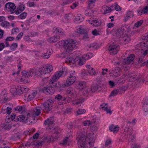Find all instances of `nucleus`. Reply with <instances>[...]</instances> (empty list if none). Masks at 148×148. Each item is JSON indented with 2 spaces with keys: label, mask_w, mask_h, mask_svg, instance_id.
Instances as JSON below:
<instances>
[{
  "label": "nucleus",
  "mask_w": 148,
  "mask_h": 148,
  "mask_svg": "<svg viewBox=\"0 0 148 148\" xmlns=\"http://www.w3.org/2000/svg\"><path fill=\"white\" fill-rule=\"evenodd\" d=\"M85 131H84L83 133H81L79 134L77 137V143L79 147L85 145L86 142L90 141L88 143L89 145L92 148L93 147L94 143V139L93 134L92 133H89L85 136Z\"/></svg>",
  "instance_id": "f257e3e1"
},
{
  "label": "nucleus",
  "mask_w": 148,
  "mask_h": 148,
  "mask_svg": "<svg viewBox=\"0 0 148 148\" xmlns=\"http://www.w3.org/2000/svg\"><path fill=\"white\" fill-rule=\"evenodd\" d=\"M63 42L64 51L66 53L72 52L76 45L75 41L72 39L64 40Z\"/></svg>",
  "instance_id": "f03ea898"
},
{
  "label": "nucleus",
  "mask_w": 148,
  "mask_h": 148,
  "mask_svg": "<svg viewBox=\"0 0 148 148\" xmlns=\"http://www.w3.org/2000/svg\"><path fill=\"white\" fill-rule=\"evenodd\" d=\"M22 74L23 76L28 77L32 76L33 75L37 77H40L43 74L42 69H31L28 71H23L22 72Z\"/></svg>",
  "instance_id": "7ed1b4c3"
},
{
  "label": "nucleus",
  "mask_w": 148,
  "mask_h": 148,
  "mask_svg": "<svg viewBox=\"0 0 148 148\" xmlns=\"http://www.w3.org/2000/svg\"><path fill=\"white\" fill-rule=\"evenodd\" d=\"M76 74L75 71H72L68 77L66 81V83L62 85L64 87L68 86L73 84L76 80Z\"/></svg>",
  "instance_id": "20e7f679"
},
{
  "label": "nucleus",
  "mask_w": 148,
  "mask_h": 148,
  "mask_svg": "<svg viewBox=\"0 0 148 148\" xmlns=\"http://www.w3.org/2000/svg\"><path fill=\"white\" fill-rule=\"evenodd\" d=\"M64 71H60L56 72L52 77L49 81V84L51 85L54 84L58 79L61 77L62 75L63 74Z\"/></svg>",
  "instance_id": "39448f33"
},
{
  "label": "nucleus",
  "mask_w": 148,
  "mask_h": 148,
  "mask_svg": "<svg viewBox=\"0 0 148 148\" xmlns=\"http://www.w3.org/2000/svg\"><path fill=\"white\" fill-rule=\"evenodd\" d=\"M64 71H60L56 72L52 77L49 81V84L51 85L54 84L58 79L61 77L62 75L63 74Z\"/></svg>",
  "instance_id": "423d86ee"
},
{
  "label": "nucleus",
  "mask_w": 148,
  "mask_h": 148,
  "mask_svg": "<svg viewBox=\"0 0 148 148\" xmlns=\"http://www.w3.org/2000/svg\"><path fill=\"white\" fill-rule=\"evenodd\" d=\"M119 49V45L115 44L111 45L108 48V50L110 53L112 55L116 54Z\"/></svg>",
  "instance_id": "0eeeda50"
},
{
  "label": "nucleus",
  "mask_w": 148,
  "mask_h": 148,
  "mask_svg": "<svg viewBox=\"0 0 148 148\" xmlns=\"http://www.w3.org/2000/svg\"><path fill=\"white\" fill-rule=\"evenodd\" d=\"M12 105L10 103H6L3 106L2 108L1 112L3 114H10L11 112Z\"/></svg>",
  "instance_id": "6e6552de"
},
{
  "label": "nucleus",
  "mask_w": 148,
  "mask_h": 148,
  "mask_svg": "<svg viewBox=\"0 0 148 148\" xmlns=\"http://www.w3.org/2000/svg\"><path fill=\"white\" fill-rule=\"evenodd\" d=\"M37 92L35 90H33L30 92H28L25 94L24 97V99L26 101H30L34 98Z\"/></svg>",
  "instance_id": "1a4fd4ad"
},
{
  "label": "nucleus",
  "mask_w": 148,
  "mask_h": 148,
  "mask_svg": "<svg viewBox=\"0 0 148 148\" xmlns=\"http://www.w3.org/2000/svg\"><path fill=\"white\" fill-rule=\"evenodd\" d=\"M80 57L77 56L74 59L72 58L69 57L66 58V61L69 62L70 64H77L80 66L82 65V63H81Z\"/></svg>",
  "instance_id": "9d476101"
},
{
  "label": "nucleus",
  "mask_w": 148,
  "mask_h": 148,
  "mask_svg": "<svg viewBox=\"0 0 148 148\" xmlns=\"http://www.w3.org/2000/svg\"><path fill=\"white\" fill-rule=\"evenodd\" d=\"M109 71L110 75L115 77L119 76L121 74V69L118 67H116L113 70H110Z\"/></svg>",
  "instance_id": "9b49d317"
},
{
  "label": "nucleus",
  "mask_w": 148,
  "mask_h": 148,
  "mask_svg": "<svg viewBox=\"0 0 148 148\" xmlns=\"http://www.w3.org/2000/svg\"><path fill=\"white\" fill-rule=\"evenodd\" d=\"M42 69L43 71V74L45 75L51 72L53 70V67L51 65L47 64L43 65Z\"/></svg>",
  "instance_id": "f8f14e48"
},
{
  "label": "nucleus",
  "mask_w": 148,
  "mask_h": 148,
  "mask_svg": "<svg viewBox=\"0 0 148 148\" xmlns=\"http://www.w3.org/2000/svg\"><path fill=\"white\" fill-rule=\"evenodd\" d=\"M88 21L91 25L96 27L99 26L101 25L102 23L100 20L93 18H91L90 20H89Z\"/></svg>",
  "instance_id": "ddd939ff"
},
{
  "label": "nucleus",
  "mask_w": 148,
  "mask_h": 148,
  "mask_svg": "<svg viewBox=\"0 0 148 148\" xmlns=\"http://www.w3.org/2000/svg\"><path fill=\"white\" fill-rule=\"evenodd\" d=\"M5 6L6 9L8 11L11 12L14 11L15 12V10L16 9V7L14 3H7L5 4Z\"/></svg>",
  "instance_id": "4468645a"
},
{
  "label": "nucleus",
  "mask_w": 148,
  "mask_h": 148,
  "mask_svg": "<svg viewBox=\"0 0 148 148\" xmlns=\"http://www.w3.org/2000/svg\"><path fill=\"white\" fill-rule=\"evenodd\" d=\"M16 10L15 13L16 15H18L22 12L25 9V5L23 3H19L16 7Z\"/></svg>",
  "instance_id": "2eb2a0df"
},
{
  "label": "nucleus",
  "mask_w": 148,
  "mask_h": 148,
  "mask_svg": "<svg viewBox=\"0 0 148 148\" xmlns=\"http://www.w3.org/2000/svg\"><path fill=\"white\" fill-rule=\"evenodd\" d=\"M43 92L46 95L52 94L55 92L54 88L52 87H45L42 89Z\"/></svg>",
  "instance_id": "dca6fc26"
},
{
  "label": "nucleus",
  "mask_w": 148,
  "mask_h": 148,
  "mask_svg": "<svg viewBox=\"0 0 148 148\" xmlns=\"http://www.w3.org/2000/svg\"><path fill=\"white\" fill-rule=\"evenodd\" d=\"M114 8L112 5L109 7L104 5L102 7L101 11V12L104 13H108L113 10Z\"/></svg>",
  "instance_id": "f3484780"
},
{
  "label": "nucleus",
  "mask_w": 148,
  "mask_h": 148,
  "mask_svg": "<svg viewBox=\"0 0 148 148\" xmlns=\"http://www.w3.org/2000/svg\"><path fill=\"white\" fill-rule=\"evenodd\" d=\"M28 88L24 85L19 86L16 88V91L20 94L28 90Z\"/></svg>",
  "instance_id": "a211bd4d"
},
{
  "label": "nucleus",
  "mask_w": 148,
  "mask_h": 148,
  "mask_svg": "<svg viewBox=\"0 0 148 148\" xmlns=\"http://www.w3.org/2000/svg\"><path fill=\"white\" fill-rule=\"evenodd\" d=\"M122 88H123L121 89L113 90L111 93L110 96H115L117 94H121L124 92L123 89H124V91H125L127 88V87L125 86H123Z\"/></svg>",
  "instance_id": "6ab92c4d"
},
{
  "label": "nucleus",
  "mask_w": 148,
  "mask_h": 148,
  "mask_svg": "<svg viewBox=\"0 0 148 148\" xmlns=\"http://www.w3.org/2000/svg\"><path fill=\"white\" fill-rule=\"evenodd\" d=\"M100 87V86L99 84H96L95 85H92L90 88H88L86 90L87 92H94L97 91Z\"/></svg>",
  "instance_id": "aec40b11"
},
{
  "label": "nucleus",
  "mask_w": 148,
  "mask_h": 148,
  "mask_svg": "<svg viewBox=\"0 0 148 148\" xmlns=\"http://www.w3.org/2000/svg\"><path fill=\"white\" fill-rule=\"evenodd\" d=\"M52 104L49 101L45 102L43 104L44 110L47 112L50 111L52 107Z\"/></svg>",
  "instance_id": "412c9836"
},
{
  "label": "nucleus",
  "mask_w": 148,
  "mask_h": 148,
  "mask_svg": "<svg viewBox=\"0 0 148 148\" xmlns=\"http://www.w3.org/2000/svg\"><path fill=\"white\" fill-rule=\"evenodd\" d=\"M140 76L139 73H136L130 75L128 77L129 78V80L130 81H134L138 79L140 77Z\"/></svg>",
  "instance_id": "4be33fe9"
},
{
  "label": "nucleus",
  "mask_w": 148,
  "mask_h": 148,
  "mask_svg": "<svg viewBox=\"0 0 148 148\" xmlns=\"http://www.w3.org/2000/svg\"><path fill=\"white\" fill-rule=\"evenodd\" d=\"M125 29L123 27L117 29L115 31L116 36L118 37H120L122 36L124 33Z\"/></svg>",
  "instance_id": "5701e85b"
},
{
  "label": "nucleus",
  "mask_w": 148,
  "mask_h": 148,
  "mask_svg": "<svg viewBox=\"0 0 148 148\" xmlns=\"http://www.w3.org/2000/svg\"><path fill=\"white\" fill-rule=\"evenodd\" d=\"M92 57V54L91 53H88L87 54L84 55L82 58L80 57V59L81 60V63L82 62V65L84 63V61L86 60H88Z\"/></svg>",
  "instance_id": "b1692460"
},
{
  "label": "nucleus",
  "mask_w": 148,
  "mask_h": 148,
  "mask_svg": "<svg viewBox=\"0 0 148 148\" xmlns=\"http://www.w3.org/2000/svg\"><path fill=\"white\" fill-rule=\"evenodd\" d=\"M143 46L144 47L142 49V50L144 51L143 52H142V56H144L148 54V42H146V43L144 42Z\"/></svg>",
  "instance_id": "393cba45"
},
{
  "label": "nucleus",
  "mask_w": 148,
  "mask_h": 148,
  "mask_svg": "<svg viewBox=\"0 0 148 148\" xmlns=\"http://www.w3.org/2000/svg\"><path fill=\"white\" fill-rule=\"evenodd\" d=\"M125 61V60L123 61L121 64V67L124 71H126L130 69L131 64L127 63Z\"/></svg>",
  "instance_id": "a878e982"
},
{
  "label": "nucleus",
  "mask_w": 148,
  "mask_h": 148,
  "mask_svg": "<svg viewBox=\"0 0 148 148\" xmlns=\"http://www.w3.org/2000/svg\"><path fill=\"white\" fill-rule=\"evenodd\" d=\"M143 108L144 114L146 115L148 112V98L146 99L144 103L143 106Z\"/></svg>",
  "instance_id": "bb28decb"
},
{
  "label": "nucleus",
  "mask_w": 148,
  "mask_h": 148,
  "mask_svg": "<svg viewBox=\"0 0 148 148\" xmlns=\"http://www.w3.org/2000/svg\"><path fill=\"white\" fill-rule=\"evenodd\" d=\"M137 12L140 15L148 13V5L144 7L142 10H138Z\"/></svg>",
  "instance_id": "cd10ccee"
},
{
  "label": "nucleus",
  "mask_w": 148,
  "mask_h": 148,
  "mask_svg": "<svg viewBox=\"0 0 148 148\" xmlns=\"http://www.w3.org/2000/svg\"><path fill=\"white\" fill-rule=\"evenodd\" d=\"M109 128L110 131L115 133L119 130V127L118 125H111L109 126Z\"/></svg>",
  "instance_id": "c85d7f7f"
},
{
  "label": "nucleus",
  "mask_w": 148,
  "mask_h": 148,
  "mask_svg": "<svg viewBox=\"0 0 148 148\" xmlns=\"http://www.w3.org/2000/svg\"><path fill=\"white\" fill-rule=\"evenodd\" d=\"M60 39L59 36H54L50 37L48 39V41L50 42H55L58 41Z\"/></svg>",
  "instance_id": "c756f323"
},
{
  "label": "nucleus",
  "mask_w": 148,
  "mask_h": 148,
  "mask_svg": "<svg viewBox=\"0 0 148 148\" xmlns=\"http://www.w3.org/2000/svg\"><path fill=\"white\" fill-rule=\"evenodd\" d=\"M135 56L134 54H132L130 55L126 59H124L123 60H125L127 63L131 64V62L133 61Z\"/></svg>",
  "instance_id": "7c9ffc66"
},
{
  "label": "nucleus",
  "mask_w": 148,
  "mask_h": 148,
  "mask_svg": "<svg viewBox=\"0 0 148 148\" xmlns=\"http://www.w3.org/2000/svg\"><path fill=\"white\" fill-rule=\"evenodd\" d=\"M77 86L79 89L81 90L86 86V83L83 81H79L77 83Z\"/></svg>",
  "instance_id": "2f4dec72"
},
{
  "label": "nucleus",
  "mask_w": 148,
  "mask_h": 148,
  "mask_svg": "<svg viewBox=\"0 0 148 148\" xmlns=\"http://www.w3.org/2000/svg\"><path fill=\"white\" fill-rule=\"evenodd\" d=\"M84 99L83 98L77 99L72 101V104L73 105H78L82 103L84 101Z\"/></svg>",
  "instance_id": "473e14b6"
},
{
  "label": "nucleus",
  "mask_w": 148,
  "mask_h": 148,
  "mask_svg": "<svg viewBox=\"0 0 148 148\" xmlns=\"http://www.w3.org/2000/svg\"><path fill=\"white\" fill-rule=\"evenodd\" d=\"M54 119L53 117H50L46 120L44 123L45 125H52L54 122Z\"/></svg>",
  "instance_id": "72a5a7b5"
},
{
  "label": "nucleus",
  "mask_w": 148,
  "mask_h": 148,
  "mask_svg": "<svg viewBox=\"0 0 148 148\" xmlns=\"http://www.w3.org/2000/svg\"><path fill=\"white\" fill-rule=\"evenodd\" d=\"M51 51L50 49L48 50L47 52L41 54V56L44 59L49 58L51 54Z\"/></svg>",
  "instance_id": "f704fd0d"
},
{
  "label": "nucleus",
  "mask_w": 148,
  "mask_h": 148,
  "mask_svg": "<svg viewBox=\"0 0 148 148\" xmlns=\"http://www.w3.org/2000/svg\"><path fill=\"white\" fill-rule=\"evenodd\" d=\"M55 98L58 101H59L61 102H62L63 101H65V100H66L67 98H65L64 97H62L61 95L58 94L55 96Z\"/></svg>",
  "instance_id": "c9c22d12"
},
{
  "label": "nucleus",
  "mask_w": 148,
  "mask_h": 148,
  "mask_svg": "<svg viewBox=\"0 0 148 148\" xmlns=\"http://www.w3.org/2000/svg\"><path fill=\"white\" fill-rule=\"evenodd\" d=\"M96 0H89L88 2V7L90 9L92 8L95 5Z\"/></svg>",
  "instance_id": "e433bc0d"
},
{
  "label": "nucleus",
  "mask_w": 148,
  "mask_h": 148,
  "mask_svg": "<svg viewBox=\"0 0 148 148\" xmlns=\"http://www.w3.org/2000/svg\"><path fill=\"white\" fill-rule=\"evenodd\" d=\"M75 32L79 33L82 34L86 32V30L83 29L81 26H78L76 27Z\"/></svg>",
  "instance_id": "4c0bfd02"
},
{
  "label": "nucleus",
  "mask_w": 148,
  "mask_h": 148,
  "mask_svg": "<svg viewBox=\"0 0 148 148\" xmlns=\"http://www.w3.org/2000/svg\"><path fill=\"white\" fill-rule=\"evenodd\" d=\"M15 110L17 112H21L23 113L25 112V108L24 107L21 106H18L15 108Z\"/></svg>",
  "instance_id": "58836bf2"
},
{
  "label": "nucleus",
  "mask_w": 148,
  "mask_h": 148,
  "mask_svg": "<svg viewBox=\"0 0 148 148\" xmlns=\"http://www.w3.org/2000/svg\"><path fill=\"white\" fill-rule=\"evenodd\" d=\"M54 32L56 34L60 35L63 36L65 34V33L63 30H61L60 29L55 28Z\"/></svg>",
  "instance_id": "ea45409f"
},
{
  "label": "nucleus",
  "mask_w": 148,
  "mask_h": 148,
  "mask_svg": "<svg viewBox=\"0 0 148 148\" xmlns=\"http://www.w3.org/2000/svg\"><path fill=\"white\" fill-rule=\"evenodd\" d=\"M67 92V93L70 94V95L72 96L73 97H74L77 94L76 92L73 89L68 90Z\"/></svg>",
  "instance_id": "a19ab883"
},
{
  "label": "nucleus",
  "mask_w": 148,
  "mask_h": 148,
  "mask_svg": "<svg viewBox=\"0 0 148 148\" xmlns=\"http://www.w3.org/2000/svg\"><path fill=\"white\" fill-rule=\"evenodd\" d=\"M41 110L39 108H35L33 111V116H38L40 113Z\"/></svg>",
  "instance_id": "79ce46f5"
},
{
  "label": "nucleus",
  "mask_w": 148,
  "mask_h": 148,
  "mask_svg": "<svg viewBox=\"0 0 148 148\" xmlns=\"http://www.w3.org/2000/svg\"><path fill=\"white\" fill-rule=\"evenodd\" d=\"M1 127L4 129L7 130L11 127V125L8 123H3L1 125Z\"/></svg>",
  "instance_id": "37998d69"
},
{
  "label": "nucleus",
  "mask_w": 148,
  "mask_h": 148,
  "mask_svg": "<svg viewBox=\"0 0 148 148\" xmlns=\"http://www.w3.org/2000/svg\"><path fill=\"white\" fill-rule=\"evenodd\" d=\"M10 24L8 21H3L1 22L0 24V25L4 28H7L10 26Z\"/></svg>",
  "instance_id": "c03bdc74"
},
{
  "label": "nucleus",
  "mask_w": 148,
  "mask_h": 148,
  "mask_svg": "<svg viewBox=\"0 0 148 148\" xmlns=\"http://www.w3.org/2000/svg\"><path fill=\"white\" fill-rule=\"evenodd\" d=\"M122 40L124 41L125 43H126L129 42L130 40V37L128 36H122Z\"/></svg>",
  "instance_id": "a18cd8bd"
},
{
  "label": "nucleus",
  "mask_w": 148,
  "mask_h": 148,
  "mask_svg": "<svg viewBox=\"0 0 148 148\" xmlns=\"http://www.w3.org/2000/svg\"><path fill=\"white\" fill-rule=\"evenodd\" d=\"M21 61H19V63L18 64V71L16 72V73H14L13 74H12V75H14L15 74H17V75H18L19 74V73L21 71Z\"/></svg>",
  "instance_id": "49530a36"
},
{
  "label": "nucleus",
  "mask_w": 148,
  "mask_h": 148,
  "mask_svg": "<svg viewBox=\"0 0 148 148\" xmlns=\"http://www.w3.org/2000/svg\"><path fill=\"white\" fill-rule=\"evenodd\" d=\"M63 84H62V86L61 84L60 83V82H58L57 83H56L54 85H53V88H59L61 87H64L62 85Z\"/></svg>",
  "instance_id": "de8ad7c7"
},
{
  "label": "nucleus",
  "mask_w": 148,
  "mask_h": 148,
  "mask_svg": "<svg viewBox=\"0 0 148 148\" xmlns=\"http://www.w3.org/2000/svg\"><path fill=\"white\" fill-rule=\"evenodd\" d=\"M27 13L25 12H24L19 15L18 16V17L19 18L21 19H24L26 18L27 16Z\"/></svg>",
  "instance_id": "09e8293b"
},
{
  "label": "nucleus",
  "mask_w": 148,
  "mask_h": 148,
  "mask_svg": "<svg viewBox=\"0 0 148 148\" xmlns=\"http://www.w3.org/2000/svg\"><path fill=\"white\" fill-rule=\"evenodd\" d=\"M17 120L20 122L24 121L25 120V117L23 115H20L17 116Z\"/></svg>",
  "instance_id": "8fccbe9b"
},
{
  "label": "nucleus",
  "mask_w": 148,
  "mask_h": 148,
  "mask_svg": "<svg viewBox=\"0 0 148 148\" xmlns=\"http://www.w3.org/2000/svg\"><path fill=\"white\" fill-rule=\"evenodd\" d=\"M18 46V44L16 43H13L10 46V50L12 51L15 50Z\"/></svg>",
  "instance_id": "3c124183"
},
{
  "label": "nucleus",
  "mask_w": 148,
  "mask_h": 148,
  "mask_svg": "<svg viewBox=\"0 0 148 148\" xmlns=\"http://www.w3.org/2000/svg\"><path fill=\"white\" fill-rule=\"evenodd\" d=\"M88 72L92 76H94L96 75V72L93 69H89Z\"/></svg>",
  "instance_id": "603ef678"
},
{
  "label": "nucleus",
  "mask_w": 148,
  "mask_h": 148,
  "mask_svg": "<svg viewBox=\"0 0 148 148\" xmlns=\"http://www.w3.org/2000/svg\"><path fill=\"white\" fill-rule=\"evenodd\" d=\"M133 133V132L129 134V137L128 140L130 142H133V140L135 138L134 135L132 134Z\"/></svg>",
  "instance_id": "864d4df0"
},
{
  "label": "nucleus",
  "mask_w": 148,
  "mask_h": 148,
  "mask_svg": "<svg viewBox=\"0 0 148 148\" xmlns=\"http://www.w3.org/2000/svg\"><path fill=\"white\" fill-rule=\"evenodd\" d=\"M83 21V18L82 16H77L74 19L75 22L77 21L78 22H81Z\"/></svg>",
  "instance_id": "5fc2aeb1"
},
{
  "label": "nucleus",
  "mask_w": 148,
  "mask_h": 148,
  "mask_svg": "<svg viewBox=\"0 0 148 148\" xmlns=\"http://www.w3.org/2000/svg\"><path fill=\"white\" fill-rule=\"evenodd\" d=\"M114 8V10L115 9L117 11H120L121 10V8L118 5H112Z\"/></svg>",
  "instance_id": "6e6d98bb"
},
{
  "label": "nucleus",
  "mask_w": 148,
  "mask_h": 148,
  "mask_svg": "<svg viewBox=\"0 0 148 148\" xmlns=\"http://www.w3.org/2000/svg\"><path fill=\"white\" fill-rule=\"evenodd\" d=\"M86 112V110L84 109H79L77 111V115H79L82 114H84Z\"/></svg>",
  "instance_id": "4d7b16f0"
},
{
  "label": "nucleus",
  "mask_w": 148,
  "mask_h": 148,
  "mask_svg": "<svg viewBox=\"0 0 148 148\" xmlns=\"http://www.w3.org/2000/svg\"><path fill=\"white\" fill-rule=\"evenodd\" d=\"M27 4L29 7H35L36 5V3L34 2H29L27 3Z\"/></svg>",
  "instance_id": "13d9d810"
},
{
  "label": "nucleus",
  "mask_w": 148,
  "mask_h": 148,
  "mask_svg": "<svg viewBox=\"0 0 148 148\" xmlns=\"http://www.w3.org/2000/svg\"><path fill=\"white\" fill-rule=\"evenodd\" d=\"M143 21L142 20H140V21H138L135 24V26L137 27H138L140 26L143 23Z\"/></svg>",
  "instance_id": "bf43d9fd"
},
{
  "label": "nucleus",
  "mask_w": 148,
  "mask_h": 148,
  "mask_svg": "<svg viewBox=\"0 0 148 148\" xmlns=\"http://www.w3.org/2000/svg\"><path fill=\"white\" fill-rule=\"evenodd\" d=\"M126 14L128 16H129L130 18L134 16V13L132 11H128L127 12Z\"/></svg>",
  "instance_id": "052dcab7"
},
{
  "label": "nucleus",
  "mask_w": 148,
  "mask_h": 148,
  "mask_svg": "<svg viewBox=\"0 0 148 148\" xmlns=\"http://www.w3.org/2000/svg\"><path fill=\"white\" fill-rule=\"evenodd\" d=\"M82 34H83V39L84 40H86L88 38V36L86 31L85 32H84V33H83Z\"/></svg>",
  "instance_id": "680f3d73"
},
{
  "label": "nucleus",
  "mask_w": 148,
  "mask_h": 148,
  "mask_svg": "<svg viewBox=\"0 0 148 148\" xmlns=\"http://www.w3.org/2000/svg\"><path fill=\"white\" fill-rule=\"evenodd\" d=\"M19 32V29L18 28H16L13 29L12 30V34H15Z\"/></svg>",
  "instance_id": "e2e57ef3"
},
{
  "label": "nucleus",
  "mask_w": 148,
  "mask_h": 148,
  "mask_svg": "<svg viewBox=\"0 0 148 148\" xmlns=\"http://www.w3.org/2000/svg\"><path fill=\"white\" fill-rule=\"evenodd\" d=\"M107 107V104L106 103H103L101 105L100 108H101L102 110H104L105 109H106V108Z\"/></svg>",
  "instance_id": "0e129e2a"
},
{
  "label": "nucleus",
  "mask_w": 148,
  "mask_h": 148,
  "mask_svg": "<svg viewBox=\"0 0 148 148\" xmlns=\"http://www.w3.org/2000/svg\"><path fill=\"white\" fill-rule=\"evenodd\" d=\"M83 123L85 126H88L91 124V123L90 121L87 120L83 122Z\"/></svg>",
  "instance_id": "69168bd1"
},
{
  "label": "nucleus",
  "mask_w": 148,
  "mask_h": 148,
  "mask_svg": "<svg viewBox=\"0 0 148 148\" xmlns=\"http://www.w3.org/2000/svg\"><path fill=\"white\" fill-rule=\"evenodd\" d=\"M35 131V129L34 128L31 129L27 131V134L29 135H30L31 134L34 132Z\"/></svg>",
  "instance_id": "338daca9"
},
{
  "label": "nucleus",
  "mask_w": 148,
  "mask_h": 148,
  "mask_svg": "<svg viewBox=\"0 0 148 148\" xmlns=\"http://www.w3.org/2000/svg\"><path fill=\"white\" fill-rule=\"evenodd\" d=\"M87 47L90 48L95 49L96 47L95 44H92L87 45Z\"/></svg>",
  "instance_id": "774afa93"
}]
</instances>
